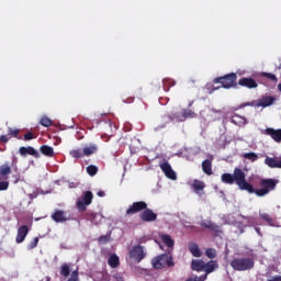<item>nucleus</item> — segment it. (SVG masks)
Instances as JSON below:
<instances>
[{
	"instance_id": "nucleus-11",
	"label": "nucleus",
	"mask_w": 281,
	"mask_h": 281,
	"mask_svg": "<svg viewBox=\"0 0 281 281\" xmlns=\"http://www.w3.org/2000/svg\"><path fill=\"white\" fill-rule=\"evenodd\" d=\"M20 133H21V130L19 128L8 127V135H1L0 142L2 144H8L11 137H14L15 139H21V137L19 136Z\"/></svg>"
},
{
	"instance_id": "nucleus-20",
	"label": "nucleus",
	"mask_w": 281,
	"mask_h": 281,
	"mask_svg": "<svg viewBox=\"0 0 281 281\" xmlns=\"http://www.w3.org/2000/svg\"><path fill=\"white\" fill-rule=\"evenodd\" d=\"M231 122L235 124V126H245L247 124V119L238 114H233L231 116Z\"/></svg>"
},
{
	"instance_id": "nucleus-12",
	"label": "nucleus",
	"mask_w": 281,
	"mask_h": 281,
	"mask_svg": "<svg viewBox=\"0 0 281 281\" xmlns=\"http://www.w3.org/2000/svg\"><path fill=\"white\" fill-rule=\"evenodd\" d=\"M201 227H204V229H210V232H213L218 236V234H223V229H221V226H218L216 223L212 221L204 220L200 223Z\"/></svg>"
},
{
	"instance_id": "nucleus-3",
	"label": "nucleus",
	"mask_w": 281,
	"mask_h": 281,
	"mask_svg": "<svg viewBox=\"0 0 281 281\" xmlns=\"http://www.w3.org/2000/svg\"><path fill=\"white\" fill-rule=\"evenodd\" d=\"M237 75L235 72L222 76V77H216L213 82L214 85H222L220 87L213 88V91H216L221 88L223 89H232V87H236V79Z\"/></svg>"
},
{
	"instance_id": "nucleus-41",
	"label": "nucleus",
	"mask_w": 281,
	"mask_h": 281,
	"mask_svg": "<svg viewBox=\"0 0 281 281\" xmlns=\"http://www.w3.org/2000/svg\"><path fill=\"white\" fill-rule=\"evenodd\" d=\"M36 247H38V237H35L30 241L27 249H36Z\"/></svg>"
},
{
	"instance_id": "nucleus-46",
	"label": "nucleus",
	"mask_w": 281,
	"mask_h": 281,
	"mask_svg": "<svg viewBox=\"0 0 281 281\" xmlns=\"http://www.w3.org/2000/svg\"><path fill=\"white\" fill-rule=\"evenodd\" d=\"M267 281H281V276H274L268 279Z\"/></svg>"
},
{
	"instance_id": "nucleus-19",
	"label": "nucleus",
	"mask_w": 281,
	"mask_h": 281,
	"mask_svg": "<svg viewBox=\"0 0 281 281\" xmlns=\"http://www.w3.org/2000/svg\"><path fill=\"white\" fill-rule=\"evenodd\" d=\"M218 269V262L216 260H210L209 262L204 263V272L205 274L214 273Z\"/></svg>"
},
{
	"instance_id": "nucleus-13",
	"label": "nucleus",
	"mask_w": 281,
	"mask_h": 281,
	"mask_svg": "<svg viewBox=\"0 0 281 281\" xmlns=\"http://www.w3.org/2000/svg\"><path fill=\"white\" fill-rule=\"evenodd\" d=\"M19 154L21 155V157H26L27 155H31V157H34L35 159L41 158V154L38 153V150H36L32 146H27V147L22 146V147H20L19 148Z\"/></svg>"
},
{
	"instance_id": "nucleus-25",
	"label": "nucleus",
	"mask_w": 281,
	"mask_h": 281,
	"mask_svg": "<svg viewBox=\"0 0 281 281\" xmlns=\"http://www.w3.org/2000/svg\"><path fill=\"white\" fill-rule=\"evenodd\" d=\"M40 153H42L44 157H54V147L49 145H42L40 147Z\"/></svg>"
},
{
	"instance_id": "nucleus-51",
	"label": "nucleus",
	"mask_w": 281,
	"mask_h": 281,
	"mask_svg": "<svg viewBox=\"0 0 281 281\" xmlns=\"http://www.w3.org/2000/svg\"><path fill=\"white\" fill-rule=\"evenodd\" d=\"M213 113H222V111H221V110H214V109H213Z\"/></svg>"
},
{
	"instance_id": "nucleus-50",
	"label": "nucleus",
	"mask_w": 281,
	"mask_h": 281,
	"mask_svg": "<svg viewBox=\"0 0 281 281\" xmlns=\"http://www.w3.org/2000/svg\"><path fill=\"white\" fill-rule=\"evenodd\" d=\"M277 168H281V160H277Z\"/></svg>"
},
{
	"instance_id": "nucleus-30",
	"label": "nucleus",
	"mask_w": 281,
	"mask_h": 281,
	"mask_svg": "<svg viewBox=\"0 0 281 281\" xmlns=\"http://www.w3.org/2000/svg\"><path fill=\"white\" fill-rule=\"evenodd\" d=\"M69 155L72 156L74 159H82V157H85V150L80 148L72 149Z\"/></svg>"
},
{
	"instance_id": "nucleus-16",
	"label": "nucleus",
	"mask_w": 281,
	"mask_h": 281,
	"mask_svg": "<svg viewBox=\"0 0 281 281\" xmlns=\"http://www.w3.org/2000/svg\"><path fill=\"white\" fill-rule=\"evenodd\" d=\"M30 234V227L27 225H22L18 228V234L15 237V243L18 245H21L27 238V235Z\"/></svg>"
},
{
	"instance_id": "nucleus-26",
	"label": "nucleus",
	"mask_w": 281,
	"mask_h": 281,
	"mask_svg": "<svg viewBox=\"0 0 281 281\" xmlns=\"http://www.w3.org/2000/svg\"><path fill=\"white\" fill-rule=\"evenodd\" d=\"M160 239L162 240V243L165 245H167V247L169 249H172V247H175V239H172V237L168 234H161L160 235Z\"/></svg>"
},
{
	"instance_id": "nucleus-36",
	"label": "nucleus",
	"mask_w": 281,
	"mask_h": 281,
	"mask_svg": "<svg viewBox=\"0 0 281 281\" xmlns=\"http://www.w3.org/2000/svg\"><path fill=\"white\" fill-rule=\"evenodd\" d=\"M86 170L90 177H95L98 175V167L94 165L88 166Z\"/></svg>"
},
{
	"instance_id": "nucleus-21",
	"label": "nucleus",
	"mask_w": 281,
	"mask_h": 281,
	"mask_svg": "<svg viewBox=\"0 0 281 281\" xmlns=\"http://www.w3.org/2000/svg\"><path fill=\"white\" fill-rule=\"evenodd\" d=\"M192 271H204L205 270V261L201 259H193L191 262Z\"/></svg>"
},
{
	"instance_id": "nucleus-5",
	"label": "nucleus",
	"mask_w": 281,
	"mask_h": 281,
	"mask_svg": "<svg viewBox=\"0 0 281 281\" xmlns=\"http://www.w3.org/2000/svg\"><path fill=\"white\" fill-rule=\"evenodd\" d=\"M154 269H166V267H175V261L170 254H162L151 260Z\"/></svg>"
},
{
	"instance_id": "nucleus-55",
	"label": "nucleus",
	"mask_w": 281,
	"mask_h": 281,
	"mask_svg": "<svg viewBox=\"0 0 281 281\" xmlns=\"http://www.w3.org/2000/svg\"><path fill=\"white\" fill-rule=\"evenodd\" d=\"M93 218H95V214H92Z\"/></svg>"
},
{
	"instance_id": "nucleus-17",
	"label": "nucleus",
	"mask_w": 281,
	"mask_h": 281,
	"mask_svg": "<svg viewBox=\"0 0 281 281\" xmlns=\"http://www.w3.org/2000/svg\"><path fill=\"white\" fill-rule=\"evenodd\" d=\"M263 135H269L273 142L280 144L281 142V128L274 130L273 127H268L263 131Z\"/></svg>"
},
{
	"instance_id": "nucleus-44",
	"label": "nucleus",
	"mask_w": 281,
	"mask_h": 281,
	"mask_svg": "<svg viewBox=\"0 0 281 281\" xmlns=\"http://www.w3.org/2000/svg\"><path fill=\"white\" fill-rule=\"evenodd\" d=\"M32 139H34V134L32 132L24 134V142H30Z\"/></svg>"
},
{
	"instance_id": "nucleus-15",
	"label": "nucleus",
	"mask_w": 281,
	"mask_h": 281,
	"mask_svg": "<svg viewBox=\"0 0 281 281\" xmlns=\"http://www.w3.org/2000/svg\"><path fill=\"white\" fill-rule=\"evenodd\" d=\"M238 85L246 89H258V82L251 77H243L238 80Z\"/></svg>"
},
{
	"instance_id": "nucleus-32",
	"label": "nucleus",
	"mask_w": 281,
	"mask_h": 281,
	"mask_svg": "<svg viewBox=\"0 0 281 281\" xmlns=\"http://www.w3.org/2000/svg\"><path fill=\"white\" fill-rule=\"evenodd\" d=\"M12 172V167H10L8 164L0 166V177H8Z\"/></svg>"
},
{
	"instance_id": "nucleus-33",
	"label": "nucleus",
	"mask_w": 281,
	"mask_h": 281,
	"mask_svg": "<svg viewBox=\"0 0 281 281\" xmlns=\"http://www.w3.org/2000/svg\"><path fill=\"white\" fill-rule=\"evenodd\" d=\"M69 273H71V269L69 268V266L67 263L61 265L60 276H63V278H67Z\"/></svg>"
},
{
	"instance_id": "nucleus-35",
	"label": "nucleus",
	"mask_w": 281,
	"mask_h": 281,
	"mask_svg": "<svg viewBox=\"0 0 281 281\" xmlns=\"http://www.w3.org/2000/svg\"><path fill=\"white\" fill-rule=\"evenodd\" d=\"M265 164L266 166H268L269 168H277L278 166V160L276 158H271V157H267L265 159Z\"/></svg>"
},
{
	"instance_id": "nucleus-48",
	"label": "nucleus",
	"mask_w": 281,
	"mask_h": 281,
	"mask_svg": "<svg viewBox=\"0 0 281 281\" xmlns=\"http://www.w3.org/2000/svg\"><path fill=\"white\" fill-rule=\"evenodd\" d=\"M15 178V180L13 181V183H19V181H21V178L19 176H13Z\"/></svg>"
},
{
	"instance_id": "nucleus-27",
	"label": "nucleus",
	"mask_w": 281,
	"mask_h": 281,
	"mask_svg": "<svg viewBox=\"0 0 281 281\" xmlns=\"http://www.w3.org/2000/svg\"><path fill=\"white\" fill-rule=\"evenodd\" d=\"M108 265L111 269H117L120 267V257L117 255H111L108 259Z\"/></svg>"
},
{
	"instance_id": "nucleus-37",
	"label": "nucleus",
	"mask_w": 281,
	"mask_h": 281,
	"mask_svg": "<svg viewBox=\"0 0 281 281\" xmlns=\"http://www.w3.org/2000/svg\"><path fill=\"white\" fill-rule=\"evenodd\" d=\"M244 158L249 159V161H258V154H256L254 151L246 153V154H244Z\"/></svg>"
},
{
	"instance_id": "nucleus-18",
	"label": "nucleus",
	"mask_w": 281,
	"mask_h": 281,
	"mask_svg": "<svg viewBox=\"0 0 281 281\" xmlns=\"http://www.w3.org/2000/svg\"><path fill=\"white\" fill-rule=\"evenodd\" d=\"M50 218H53L55 223H67V221H69V218H67V212L61 210H55Z\"/></svg>"
},
{
	"instance_id": "nucleus-4",
	"label": "nucleus",
	"mask_w": 281,
	"mask_h": 281,
	"mask_svg": "<svg viewBox=\"0 0 281 281\" xmlns=\"http://www.w3.org/2000/svg\"><path fill=\"white\" fill-rule=\"evenodd\" d=\"M256 262L251 258H235L231 261L234 271H251Z\"/></svg>"
},
{
	"instance_id": "nucleus-43",
	"label": "nucleus",
	"mask_w": 281,
	"mask_h": 281,
	"mask_svg": "<svg viewBox=\"0 0 281 281\" xmlns=\"http://www.w3.org/2000/svg\"><path fill=\"white\" fill-rule=\"evenodd\" d=\"M80 278H78V270H75L71 272V277L68 279V281H79Z\"/></svg>"
},
{
	"instance_id": "nucleus-14",
	"label": "nucleus",
	"mask_w": 281,
	"mask_h": 281,
	"mask_svg": "<svg viewBox=\"0 0 281 281\" xmlns=\"http://www.w3.org/2000/svg\"><path fill=\"white\" fill-rule=\"evenodd\" d=\"M140 221L144 223H153L157 221V214L153 210L146 207L139 215Z\"/></svg>"
},
{
	"instance_id": "nucleus-34",
	"label": "nucleus",
	"mask_w": 281,
	"mask_h": 281,
	"mask_svg": "<svg viewBox=\"0 0 281 281\" xmlns=\"http://www.w3.org/2000/svg\"><path fill=\"white\" fill-rule=\"evenodd\" d=\"M261 77L266 78L267 80H270V82H278V77H276L274 74L271 72H261Z\"/></svg>"
},
{
	"instance_id": "nucleus-7",
	"label": "nucleus",
	"mask_w": 281,
	"mask_h": 281,
	"mask_svg": "<svg viewBox=\"0 0 281 281\" xmlns=\"http://www.w3.org/2000/svg\"><path fill=\"white\" fill-rule=\"evenodd\" d=\"M93 203V192L85 191L81 198L77 201L78 212H87V206Z\"/></svg>"
},
{
	"instance_id": "nucleus-38",
	"label": "nucleus",
	"mask_w": 281,
	"mask_h": 281,
	"mask_svg": "<svg viewBox=\"0 0 281 281\" xmlns=\"http://www.w3.org/2000/svg\"><path fill=\"white\" fill-rule=\"evenodd\" d=\"M205 256H206V258H210L211 260H214V258H216V249L207 248L205 250Z\"/></svg>"
},
{
	"instance_id": "nucleus-10",
	"label": "nucleus",
	"mask_w": 281,
	"mask_h": 281,
	"mask_svg": "<svg viewBox=\"0 0 281 281\" xmlns=\"http://www.w3.org/2000/svg\"><path fill=\"white\" fill-rule=\"evenodd\" d=\"M148 207V204L144 201L134 202L130 207L126 210L127 216H133V214H137L139 212H144Z\"/></svg>"
},
{
	"instance_id": "nucleus-8",
	"label": "nucleus",
	"mask_w": 281,
	"mask_h": 281,
	"mask_svg": "<svg viewBox=\"0 0 281 281\" xmlns=\"http://www.w3.org/2000/svg\"><path fill=\"white\" fill-rule=\"evenodd\" d=\"M273 102H276V98L267 95L257 101L241 103L238 109H245V106H262L265 109L271 106Z\"/></svg>"
},
{
	"instance_id": "nucleus-47",
	"label": "nucleus",
	"mask_w": 281,
	"mask_h": 281,
	"mask_svg": "<svg viewBox=\"0 0 281 281\" xmlns=\"http://www.w3.org/2000/svg\"><path fill=\"white\" fill-rule=\"evenodd\" d=\"M29 198L31 199V201H34V199H36V193L29 194Z\"/></svg>"
},
{
	"instance_id": "nucleus-2",
	"label": "nucleus",
	"mask_w": 281,
	"mask_h": 281,
	"mask_svg": "<svg viewBox=\"0 0 281 281\" xmlns=\"http://www.w3.org/2000/svg\"><path fill=\"white\" fill-rule=\"evenodd\" d=\"M222 182L227 183L228 186H238L239 190H247L249 189V182L246 180L245 171L240 168H235L234 173H223L222 175Z\"/></svg>"
},
{
	"instance_id": "nucleus-23",
	"label": "nucleus",
	"mask_w": 281,
	"mask_h": 281,
	"mask_svg": "<svg viewBox=\"0 0 281 281\" xmlns=\"http://www.w3.org/2000/svg\"><path fill=\"white\" fill-rule=\"evenodd\" d=\"M95 153H98V145L95 144L86 145L83 147V157H91V155H95Z\"/></svg>"
},
{
	"instance_id": "nucleus-54",
	"label": "nucleus",
	"mask_w": 281,
	"mask_h": 281,
	"mask_svg": "<svg viewBox=\"0 0 281 281\" xmlns=\"http://www.w3.org/2000/svg\"><path fill=\"white\" fill-rule=\"evenodd\" d=\"M277 69H281V65H279Z\"/></svg>"
},
{
	"instance_id": "nucleus-28",
	"label": "nucleus",
	"mask_w": 281,
	"mask_h": 281,
	"mask_svg": "<svg viewBox=\"0 0 281 281\" xmlns=\"http://www.w3.org/2000/svg\"><path fill=\"white\" fill-rule=\"evenodd\" d=\"M189 251L194 258H201V248H199V245L194 243L189 244Z\"/></svg>"
},
{
	"instance_id": "nucleus-24",
	"label": "nucleus",
	"mask_w": 281,
	"mask_h": 281,
	"mask_svg": "<svg viewBox=\"0 0 281 281\" xmlns=\"http://www.w3.org/2000/svg\"><path fill=\"white\" fill-rule=\"evenodd\" d=\"M202 170L204 175H207L209 177H212L214 172L212 171V160L205 159L202 161Z\"/></svg>"
},
{
	"instance_id": "nucleus-29",
	"label": "nucleus",
	"mask_w": 281,
	"mask_h": 281,
	"mask_svg": "<svg viewBox=\"0 0 281 281\" xmlns=\"http://www.w3.org/2000/svg\"><path fill=\"white\" fill-rule=\"evenodd\" d=\"M175 85H177V81H175V79H170V78L162 79L164 91H170V88L175 87Z\"/></svg>"
},
{
	"instance_id": "nucleus-31",
	"label": "nucleus",
	"mask_w": 281,
	"mask_h": 281,
	"mask_svg": "<svg viewBox=\"0 0 281 281\" xmlns=\"http://www.w3.org/2000/svg\"><path fill=\"white\" fill-rule=\"evenodd\" d=\"M192 188L195 192H201L202 190H205V182L201 180H194Z\"/></svg>"
},
{
	"instance_id": "nucleus-1",
	"label": "nucleus",
	"mask_w": 281,
	"mask_h": 281,
	"mask_svg": "<svg viewBox=\"0 0 281 281\" xmlns=\"http://www.w3.org/2000/svg\"><path fill=\"white\" fill-rule=\"evenodd\" d=\"M278 183H280V180L278 179L265 178L259 182L261 188L256 189L251 183L248 182V189H246V192L249 194H256V196H267L269 192H273V190L278 188Z\"/></svg>"
},
{
	"instance_id": "nucleus-6",
	"label": "nucleus",
	"mask_w": 281,
	"mask_h": 281,
	"mask_svg": "<svg viewBox=\"0 0 281 281\" xmlns=\"http://www.w3.org/2000/svg\"><path fill=\"white\" fill-rule=\"evenodd\" d=\"M128 256H130L131 260H134V262L139 263V262H142V260H144V258H146L147 252H146L144 246L135 245L130 249Z\"/></svg>"
},
{
	"instance_id": "nucleus-22",
	"label": "nucleus",
	"mask_w": 281,
	"mask_h": 281,
	"mask_svg": "<svg viewBox=\"0 0 281 281\" xmlns=\"http://www.w3.org/2000/svg\"><path fill=\"white\" fill-rule=\"evenodd\" d=\"M259 216L261 220H263L268 225H270V227H277L278 226V222L276 221V218L271 217V215H269L268 213H259Z\"/></svg>"
},
{
	"instance_id": "nucleus-52",
	"label": "nucleus",
	"mask_w": 281,
	"mask_h": 281,
	"mask_svg": "<svg viewBox=\"0 0 281 281\" xmlns=\"http://www.w3.org/2000/svg\"><path fill=\"white\" fill-rule=\"evenodd\" d=\"M192 104H194V101L189 102V108L192 106Z\"/></svg>"
},
{
	"instance_id": "nucleus-39",
	"label": "nucleus",
	"mask_w": 281,
	"mask_h": 281,
	"mask_svg": "<svg viewBox=\"0 0 281 281\" xmlns=\"http://www.w3.org/2000/svg\"><path fill=\"white\" fill-rule=\"evenodd\" d=\"M182 117H184V120H188V117H196V113L192 110H183Z\"/></svg>"
},
{
	"instance_id": "nucleus-53",
	"label": "nucleus",
	"mask_w": 281,
	"mask_h": 281,
	"mask_svg": "<svg viewBox=\"0 0 281 281\" xmlns=\"http://www.w3.org/2000/svg\"><path fill=\"white\" fill-rule=\"evenodd\" d=\"M256 232L260 234V228H256Z\"/></svg>"
},
{
	"instance_id": "nucleus-40",
	"label": "nucleus",
	"mask_w": 281,
	"mask_h": 281,
	"mask_svg": "<svg viewBox=\"0 0 281 281\" xmlns=\"http://www.w3.org/2000/svg\"><path fill=\"white\" fill-rule=\"evenodd\" d=\"M40 124L48 128V126H52V120L47 116H43L40 121Z\"/></svg>"
},
{
	"instance_id": "nucleus-42",
	"label": "nucleus",
	"mask_w": 281,
	"mask_h": 281,
	"mask_svg": "<svg viewBox=\"0 0 281 281\" xmlns=\"http://www.w3.org/2000/svg\"><path fill=\"white\" fill-rule=\"evenodd\" d=\"M8 188H10V182L0 181V192L8 190Z\"/></svg>"
},
{
	"instance_id": "nucleus-9",
	"label": "nucleus",
	"mask_w": 281,
	"mask_h": 281,
	"mask_svg": "<svg viewBox=\"0 0 281 281\" xmlns=\"http://www.w3.org/2000/svg\"><path fill=\"white\" fill-rule=\"evenodd\" d=\"M160 170L164 172L165 177L167 179H171V181H177V172L172 169V166H170V162L168 160H164L159 165Z\"/></svg>"
},
{
	"instance_id": "nucleus-49",
	"label": "nucleus",
	"mask_w": 281,
	"mask_h": 281,
	"mask_svg": "<svg viewBox=\"0 0 281 281\" xmlns=\"http://www.w3.org/2000/svg\"><path fill=\"white\" fill-rule=\"evenodd\" d=\"M104 195H105L104 191H99L98 192V196H104Z\"/></svg>"
},
{
	"instance_id": "nucleus-45",
	"label": "nucleus",
	"mask_w": 281,
	"mask_h": 281,
	"mask_svg": "<svg viewBox=\"0 0 281 281\" xmlns=\"http://www.w3.org/2000/svg\"><path fill=\"white\" fill-rule=\"evenodd\" d=\"M99 243H101L102 245H106V243H109V236H106V235L100 236Z\"/></svg>"
}]
</instances>
